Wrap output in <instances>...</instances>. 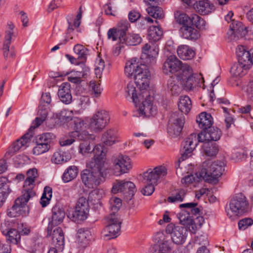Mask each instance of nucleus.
<instances>
[{
	"label": "nucleus",
	"instance_id": "f257e3e1",
	"mask_svg": "<svg viewBox=\"0 0 253 253\" xmlns=\"http://www.w3.org/2000/svg\"><path fill=\"white\" fill-rule=\"evenodd\" d=\"M26 176L22 194L15 200L14 205L8 211V214L11 217H16L25 214L28 211V202L36 195L33 189L39 180V174L38 169L36 168L29 169L27 171Z\"/></svg>",
	"mask_w": 253,
	"mask_h": 253
},
{
	"label": "nucleus",
	"instance_id": "f03ea898",
	"mask_svg": "<svg viewBox=\"0 0 253 253\" xmlns=\"http://www.w3.org/2000/svg\"><path fill=\"white\" fill-rule=\"evenodd\" d=\"M125 72L128 77H133L139 90L142 92L148 91L150 72L146 65L138 64L136 60L131 59L126 62Z\"/></svg>",
	"mask_w": 253,
	"mask_h": 253
},
{
	"label": "nucleus",
	"instance_id": "7ed1b4c3",
	"mask_svg": "<svg viewBox=\"0 0 253 253\" xmlns=\"http://www.w3.org/2000/svg\"><path fill=\"white\" fill-rule=\"evenodd\" d=\"M221 135V131L217 127H211L206 130H202L198 136L196 133H192L187 138L184 145V153L181 159L184 155L188 156L195 149L199 142H210L211 141H217L219 139Z\"/></svg>",
	"mask_w": 253,
	"mask_h": 253
},
{
	"label": "nucleus",
	"instance_id": "20e7f679",
	"mask_svg": "<svg viewBox=\"0 0 253 253\" xmlns=\"http://www.w3.org/2000/svg\"><path fill=\"white\" fill-rule=\"evenodd\" d=\"M94 164L87 163L86 166L88 169H84L81 174L83 182L91 189L97 188L105 179L104 173L105 169H101Z\"/></svg>",
	"mask_w": 253,
	"mask_h": 253
},
{
	"label": "nucleus",
	"instance_id": "39448f33",
	"mask_svg": "<svg viewBox=\"0 0 253 253\" xmlns=\"http://www.w3.org/2000/svg\"><path fill=\"white\" fill-rule=\"evenodd\" d=\"M177 78L180 84L186 90H191L197 84L204 82L202 76L200 74H193L192 69L188 64L183 66L181 73L177 74Z\"/></svg>",
	"mask_w": 253,
	"mask_h": 253
},
{
	"label": "nucleus",
	"instance_id": "423d86ee",
	"mask_svg": "<svg viewBox=\"0 0 253 253\" xmlns=\"http://www.w3.org/2000/svg\"><path fill=\"white\" fill-rule=\"evenodd\" d=\"M223 167L211 161L203 163L200 175L206 181L213 184L218 182V178L223 171Z\"/></svg>",
	"mask_w": 253,
	"mask_h": 253
},
{
	"label": "nucleus",
	"instance_id": "0eeeda50",
	"mask_svg": "<svg viewBox=\"0 0 253 253\" xmlns=\"http://www.w3.org/2000/svg\"><path fill=\"white\" fill-rule=\"evenodd\" d=\"M248 203L245 196L241 193L238 194L230 203V210L227 211L228 216L232 219L247 211Z\"/></svg>",
	"mask_w": 253,
	"mask_h": 253
},
{
	"label": "nucleus",
	"instance_id": "6e6552de",
	"mask_svg": "<svg viewBox=\"0 0 253 253\" xmlns=\"http://www.w3.org/2000/svg\"><path fill=\"white\" fill-rule=\"evenodd\" d=\"M75 210L69 213L68 217L76 222H80L85 220L89 214V206L85 197H80L76 204Z\"/></svg>",
	"mask_w": 253,
	"mask_h": 253
},
{
	"label": "nucleus",
	"instance_id": "1a4fd4ad",
	"mask_svg": "<svg viewBox=\"0 0 253 253\" xmlns=\"http://www.w3.org/2000/svg\"><path fill=\"white\" fill-rule=\"evenodd\" d=\"M110 120L108 113L105 110L96 112L91 117L89 123V127L95 132L102 131L108 125Z\"/></svg>",
	"mask_w": 253,
	"mask_h": 253
},
{
	"label": "nucleus",
	"instance_id": "9d476101",
	"mask_svg": "<svg viewBox=\"0 0 253 253\" xmlns=\"http://www.w3.org/2000/svg\"><path fill=\"white\" fill-rule=\"evenodd\" d=\"M143 99L138 101L136 104L139 105L140 113L146 117H150L156 114V107L153 105V98L148 91L142 92Z\"/></svg>",
	"mask_w": 253,
	"mask_h": 253
},
{
	"label": "nucleus",
	"instance_id": "9b49d317",
	"mask_svg": "<svg viewBox=\"0 0 253 253\" xmlns=\"http://www.w3.org/2000/svg\"><path fill=\"white\" fill-rule=\"evenodd\" d=\"M113 164L114 172L118 175L128 172L132 168L130 158L127 156L122 154L114 159Z\"/></svg>",
	"mask_w": 253,
	"mask_h": 253
},
{
	"label": "nucleus",
	"instance_id": "f8f14e48",
	"mask_svg": "<svg viewBox=\"0 0 253 253\" xmlns=\"http://www.w3.org/2000/svg\"><path fill=\"white\" fill-rule=\"evenodd\" d=\"M185 64H183L176 56L171 55L168 57L164 62L163 71L165 74L175 75L177 77L178 73H181L182 68Z\"/></svg>",
	"mask_w": 253,
	"mask_h": 253
},
{
	"label": "nucleus",
	"instance_id": "ddd939ff",
	"mask_svg": "<svg viewBox=\"0 0 253 253\" xmlns=\"http://www.w3.org/2000/svg\"><path fill=\"white\" fill-rule=\"evenodd\" d=\"M166 174V169L164 167L160 166L153 169H148L143 173L142 177L145 183L157 185L159 179Z\"/></svg>",
	"mask_w": 253,
	"mask_h": 253
},
{
	"label": "nucleus",
	"instance_id": "4468645a",
	"mask_svg": "<svg viewBox=\"0 0 253 253\" xmlns=\"http://www.w3.org/2000/svg\"><path fill=\"white\" fill-rule=\"evenodd\" d=\"M184 125V119L176 114L171 116L169 120L168 132L171 137H177L180 135Z\"/></svg>",
	"mask_w": 253,
	"mask_h": 253
},
{
	"label": "nucleus",
	"instance_id": "2eb2a0df",
	"mask_svg": "<svg viewBox=\"0 0 253 253\" xmlns=\"http://www.w3.org/2000/svg\"><path fill=\"white\" fill-rule=\"evenodd\" d=\"M185 229L183 227H175L173 224H169L167 225L166 232L171 234L172 241L176 244H182L185 240Z\"/></svg>",
	"mask_w": 253,
	"mask_h": 253
},
{
	"label": "nucleus",
	"instance_id": "dca6fc26",
	"mask_svg": "<svg viewBox=\"0 0 253 253\" xmlns=\"http://www.w3.org/2000/svg\"><path fill=\"white\" fill-rule=\"evenodd\" d=\"M93 153V159L88 163H94L95 166L101 169H106L105 162L106 160V150L102 145L98 144L95 146L92 151Z\"/></svg>",
	"mask_w": 253,
	"mask_h": 253
},
{
	"label": "nucleus",
	"instance_id": "f3484780",
	"mask_svg": "<svg viewBox=\"0 0 253 253\" xmlns=\"http://www.w3.org/2000/svg\"><path fill=\"white\" fill-rule=\"evenodd\" d=\"M47 235L51 236L52 245L59 250H62L64 243V235L62 229L57 227L52 231L49 226L47 229Z\"/></svg>",
	"mask_w": 253,
	"mask_h": 253
},
{
	"label": "nucleus",
	"instance_id": "a211bd4d",
	"mask_svg": "<svg viewBox=\"0 0 253 253\" xmlns=\"http://www.w3.org/2000/svg\"><path fill=\"white\" fill-rule=\"evenodd\" d=\"M230 28V30L228 34L230 36L231 40H235L236 38H243L247 33L246 27L242 23L239 21L231 23Z\"/></svg>",
	"mask_w": 253,
	"mask_h": 253
},
{
	"label": "nucleus",
	"instance_id": "6ab92c4d",
	"mask_svg": "<svg viewBox=\"0 0 253 253\" xmlns=\"http://www.w3.org/2000/svg\"><path fill=\"white\" fill-rule=\"evenodd\" d=\"M135 185L133 183L125 180L117 181L112 188V191L114 193L122 192L131 195H133Z\"/></svg>",
	"mask_w": 253,
	"mask_h": 253
},
{
	"label": "nucleus",
	"instance_id": "aec40b11",
	"mask_svg": "<svg viewBox=\"0 0 253 253\" xmlns=\"http://www.w3.org/2000/svg\"><path fill=\"white\" fill-rule=\"evenodd\" d=\"M196 11L201 15H208L213 11L215 7L209 0H199L194 5Z\"/></svg>",
	"mask_w": 253,
	"mask_h": 253
},
{
	"label": "nucleus",
	"instance_id": "412c9836",
	"mask_svg": "<svg viewBox=\"0 0 253 253\" xmlns=\"http://www.w3.org/2000/svg\"><path fill=\"white\" fill-rule=\"evenodd\" d=\"M251 50L248 51L244 46L242 45H239L236 50L238 57V62L249 68L251 66Z\"/></svg>",
	"mask_w": 253,
	"mask_h": 253
},
{
	"label": "nucleus",
	"instance_id": "4be33fe9",
	"mask_svg": "<svg viewBox=\"0 0 253 253\" xmlns=\"http://www.w3.org/2000/svg\"><path fill=\"white\" fill-rule=\"evenodd\" d=\"M52 217L50 224L58 225L61 224L65 217V212L62 208L55 205L52 210Z\"/></svg>",
	"mask_w": 253,
	"mask_h": 253
},
{
	"label": "nucleus",
	"instance_id": "5701e85b",
	"mask_svg": "<svg viewBox=\"0 0 253 253\" xmlns=\"http://www.w3.org/2000/svg\"><path fill=\"white\" fill-rule=\"evenodd\" d=\"M199 126L203 130H206L211 127L213 123L212 118L210 114L205 112H202L196 119Z\"/></svg>",
	"mask_w": 253,
	"mask_h": 253
},
{
	"label": "nucleus",
	"instance_id": "b1692460",
	"mask_svg": "<svg viewBox=\"0 0 253 253\" xmlns=\"http://www.w3.org/2000/svg\"><path fill=\"white\" fill-rule=\"evenodd\" d=\"M126 93L127 96H131L133 101L136 104L138 101H141L143 99L142 91L139 90L138 88L136 89L132 83H129L127 84L126 88Z\"/></svg>",
	"mask_w": 253,
	"mask_h": 253
},
{
	"label": "nucleus",
	"instance_id": "393cba45",
	"mask_svg": "<svg viewBox=\"0 0 253 253\" xmlns=\"http://www.w3.org/2000/svg\"><path fill=\"white\" fill-rule=\"evenodd\" d=\"M13 28V24L11 22L8 23L7 30L5 32L3 46L4 55L6 57H8L9 56V47L11 42V37L13 34L12 32Z\"/></svg>",
	"mask_w": 253,
	"mask_h": 253
},
{
	"label": "nucleus",
	"instance_id": "a878e982",
	"mask_svg": "<svg viewBox=\"0 0 253 253\" xmlns=\"http://www.w3.org/2000/svg\"><path fill=\"white\" fill-rule=\"evenodd\" d=\"M58 95L62 102L65 103H70L72 96L70 94L69 84L67 83L62 84L59 87Z\"/></svg>",
	"mask_w": 253,
	"mask_h": 253
},
{
	"label": "nucleus",
	"instance_id": "bb28decb",
	"mask_svg": "<svg viewBox=\"0 0 253 253\" xmlns=\"http://www.w3.org/2000/svg\"><path fill=\"white\" fill-rule=\"evenodd\" d=\"M178 56L183 60H190L195 55V51L187 45H179L177 49Z\"/></svg>",
	"mask_w": 253,
	"mask_h": 253
},
{
	"label": "nucleus",
	"instance_id": "cd10ccee",
	"mask_svg": "<svg viewBox=\"0 0 253 253\" xmlns=\"http://www.w3.org/2000/svg\"><path fill=\"white\" fill-rule=\"evenodd\" d=\"M117 131L110 129L103 133L102 136V142L107 145H112L118 140Z\"/></svg>",
	"mask_w": 253,
	"mask_h": 253
},
{
	"label": "nucleus",
	"instance_id": "c85d7f7f",
	"mask_svg": "<svg viewBox=\"0 0 253 253\" xmlns=\"http://www.w3.org/2000/svg\"><path fill=\"white\" fill-rule=\"evenodd\" d=\"M10 192V186L5 179H0V207L3 205Z\"/></svg>",
	"mask_w": 253,
	"mask_h": 253
},
{
	"label": "nucleus",
	"instance_id": "c756f323",
	"mask_svg": "<svg viewBox=\"0 0 253 253\" xmlns=\"http://www.w3.org/2000/svg\"><path fill=\"white\" fill-rule=\"evenodd\" d=\"M121 227V224H107L106 226L103 230V234L104 237H107L109 239L114 238L117 236Z\"/></svg>",
	"mask_w": 253,
	"mask_h": 253
},
{
	"label": "nucleus",
	"instance_id": "7c9ffc66",
	"mask_svg": "<svg viewBox=\"0 0 253 253\" xmlns=\"http://www.w3.org/2000/svg\"><path fill=\"white\" fill-rule=\"evenodd\" d=\"M163 35L162 29L159 26H150L148 30V38L149 41L156 42L159 41Z\"/></svg>",
	"mask_w": 253,
	"mask_h": 253
},
{
	"label": "nucleus",
	"instance_id": "2f4dec72",
	"mask_svg": "<svg viewBox=\"0 0 253 253\" xmlns=\"http://www.w3.org/2000/svg\"><path fill=\"white\" fill-rule=\"evenodd\" d=\"M181 30L183 37L188 40H196L200 36L198 31L191 26H183Z\"/></svg>",
	"mask_w": 253,
	"mask_h": 253
},
{
	"label": "nucleus",
	"instance_id": "473e14b6",
	"mask_svg": "<svg viewBox=\"0 0 253 253\" xmlns=\"http://www.w3.org/2000/svg\"><path fill=\"white\" fill-rule=\"evenodd\" d=\"M71 159L69 153L59 151L54 153L51 161L56 164H61L68 162Z\"/></svg>",
	"mask_w": 253,
	"mask_h": 253
},
{
	"label": "nucleus",
	"instance_id": "72a5a7b5",
	"mask_svg": "<svg viewBox=\"0 0 253 253\" xmlns=\"http://www.w3.org/2000/svg\"><path fill=\"white\" fill-rule=\"evenodd\" d=\"M249 69V68L238 62L232 66L230 70V73L234 77H242L247 73V70Z\"/></svg>",
	"mask_w": 253,
	"mask_h": 253
},
{
	"label": "nucleus",
	"instance_id": "f704fd0d",
	"mask_svg": "<svg viewBox=\"0 0 253 253\" xmlns=\"http://www.w3.org/2000/svg\"><path fill=\"white\" fill-rule=\"evenodd\" d=\"M178 106L181 112L187 114L192 107V103L190 98L187 96H181Z\"/></svg>",
	"mask_w": 253,
	"mask_h": 253
},
{
	"label": "nucleus",
	"instance_id": "c9c22d12",
	"mask_svg": "<svg viewBox=\"0 0 253 253\" xmlns=\"http://www.w3.org/2000/svg\"><path fill=\"white\" fill-rule=\"evenodd\" d=\"M204 142L203 147L205 155L210 157L215 156L218 151V147L216 143L212 142Z\"/></svg>",
	"mask_w": 253,
	"mask_h": 253
},
{
	"label": "nucleus",
	"instance_id": "e433bc0d",
	"mask_svg": "<svg viewBox=\"0 0 253 253\" xmlns=\"http://www.w3.org/2000/svg\"><path fill=\"white\" fill-rule=\"evenodd\" d=\"M91 236V232L88 230L80 229L78 231V242L84 247L88 244Z\"/></svg>",
	"mask_w": 253,
	"mask_h": 253
},
{
	"label": "nucleus",
	"instance_id": "4c0bfd02",
	"mask_svg": "<svg viewBox=\"0 0 253 253\" xmlns=\"http://www.w3.org/2000/svg\"><path fill=\"white\" fill-rule=\"evenodd\" d=\"M78 173V169L77 167L72 166L69 167L64 172L62 179L65 182H69L75 178Z\"/></svg>",
	"mask_w": 253,
	"mask_h": 253
},
{
	"label": "nucleus",
	"instance_id": "58836bf2",
	"mask_svg": "<svg viewBox=\"0 0 253 253\" xmlns=\"http://www.w3.org/2000/svg\"><path fill=\"white\" fill-rule=\"evenodd\" d=\"M141 38L139 35L134 33H128L125 35L123 41L128 45H136L141 42Z\"/></svg>",
	"mask_w": 253,
	"mask_h": 253
},
{
	"label": "nucleus",
	"instance_id": "ea45409f",
	"mask_svg": "<svg viewBox=\"0 0 253 253\" xmlns=\"http://www.w3.org/2000/svg\"><path fill=\"white\" fill-rule=\"evenodd\" d=\"M100 80H92L90 82V91L93 97H98L101 94L102 88L100 86Z\"/></svg>",
	"mask_w": 253,
	"mask_h": 253
},
{
	"label": "nucleus",
	"instance_id": "a19ab883",
	"mask_svg": "<svg viewBox=\"0 0 253 253\" xmlns=\"http://www.w3.org/2000/svg\"><path fill=\"white\" fill-rule=\"evenodd\" d=\"M148 14L155 19H162L165 14L163 9L159 6H150L147 9Z\"/></svg>",
	"mask_w": 253,
	"mask_h": 253
},
{
	"label": "nucleus",
	"instance_id": "79ce46f5",
	"mask_svg": "<svg viewBox=\"0 0 253 253\" xmlns=\"http://www.w3.org/2000/svg\"><path fill=\"white\" fill-rule=\"evenodd\" d=\"M142 52L150 58H155L158 54V48L146 43L142 47Z\"/></svg>",
	"mask_w": 253,
	"mask_h": 253
},
{
	"label": "nucleus",
	"instance_id": "37998d69",
	"mask_svg": "<svg viewBox=\"0 0 253 253\" xmlns=\"http://www.w3.org/2000/svg\"><path fill=\"white\" fill-rule=\"evenodd\" d=\"M20 229L19 226L16 228H10V231L6 235L8 236V240L11 243L17 244L20 240V235L19 231Z\"/></svg>",
	"mask_w": 253,
	"mask_h": 253
},
{
	"label": "nucleus",
	"instance_id": "c03bdc74",
	"mask_svg": "<svg viewBox=\"0 0 253 253\" xmlns=\"http://www.w3.org/2000/svg\"><path fill=\"white\" fill-rule=\"evenodd\" d=\"M174 17L176 21L179 24H183L184 26L189 24L190 17L180 10H177L175 12Z\"/></svg>",
	"mask_w": 253,
	"mask_h": 253
},
{
	"label": "nucleus",
	"instance_id": "a18cd8bd",
	"mask_svg": "<svg viewBox=\"0 0 253 253\" xmlns=\"http://www.w3.org/2000/svg\"><path fill=\"white\" fill-rule=\"evenodd\" d=\"M191 23L199 30H203L205 28L206 22L205 20L197 14H193L191 16L189 21V24Z\"/></svg>",
	"mask_w": 253,
	"mask_h": 253
},
{
	"label": "nucleus",
	"instance_id": "49530a36",
	"mask_svg": "<svg viewBox=\"0 0 253 253\" xmlns=\"http://www.w3.org/2000/svg\"><path fill=\"white\" fill-rule=\"evenodd\" d=\"M179 219L180 223L184 226L190 225L193 223V219L187 210L183 211L179 213Z\"/></svg>",
	"mask_w": 253,
	"mask_h": 253
},
{
	"label": "nucleus",
	"instance_id": "de8ad7c7",
	"mask_svg": "<svg viewBox=\"0 0 253 253\" xmlns=\"http://www.w3.org/2000/svg\"><path fill=\"white\" fill-rule=\"evenodd\" d=\"M243 90L247 93L248 97L253 99V79L245 80L243 83Z\"/></svg>",
	"mask_w": 253,
	"mask_h": 253
},
{
	"label": "nucleus",
	"instance_id": "09e8293b",
	"mask_svg": "<svg viewBox=\"0 0 253 253\" xmlns=\"http://www.w3.org/2000/svg\"><path fill=\"white\" fill-rule=\"evenodd\" d=\"M74 51L78 55V59L80 62H84L85 60L86 49L83 45L77 44L75 45Z\"/></svg>",
	"mask_w": 253,
	"mask_h": 253
},
{
	"label": "nucleus",
	"instance_id": "8fccbe9b",
	"mask_svg": "<svg viewBox=\"0 0 253 253\" xmlns=\"http://www.w3.org/2000/svg\"><path fill=\"white\" fill-rule=\"evenodd\" d=\"M19 225L17 222L4 221L1 224L0 229L2 233L6 235L10 231V228L18 227V226Z\"/></svg>",
	"mask_w": 253,
	"mask_h": 253
},
{
	"label": "nucleus",
	"instance_id": "3c124183",
	"mask_svg": "<svg viewBox=\"0 0 253 253\" xmlns=\"http://www.w3.org/2000/svg\"><path fill=\"white\" fill-rule=\"evenodd\" d=\"M51 197L52 189L49 187H45L41 200V204L42 207H44L47 206L49 203Z\"/></svg>",
	"mask_w": 253,
	"mask_h": 253
},
{
	"label": "nucleus",
	"instance_id": "603ef678",
	"mask_svg": "<svg viewBox=\"0 0 253 253\" xmlns=\"http://www.w3.org/2000/svg\"><path fill=\"white\" fill-rule=\"evenodd\" d=\"M107 36L109 39H111L113 41H116L118 39L122 41L125 36L115 27L110 29L108 31Z\"/></svg>",
	"mask_w": 253,
	"mask_h": 253
},
{
	"label": "nucleus",
	"instance_id": "864d4df0",
	"mask_svg": "<svg viewBox=\"0 0 253 253\" xmlns=\"http://www.w3.org/2000/svg\"><path fill=\"white\" fill-rule=\"evenodd\" d=\"M52 135L50 133H44L39 135L37 137L36 143L50 145L49 143L51 140Z\"/></svg>",
	"mask_w": 253,
	"mask_h": 253
},
{
	"label": "nucleus",
	"instance_id": "5fc2aeb1",
	"mask_svg": "<svg viewBox=\"0 0 253 253\" xmlns=\"http://www.w3.org/2000/svg\"><path fill=\"white\" fill-rule=\"evenodd\" d=\"M86 73H83L82 72H76L71 73V74L68 76V81L75 84H80L82 81V78L84 77L86 75Z\"/></svg>",
	"mask_w": 253,
	"mask_h": 253
},
{
	"label": "nucleus",
	"instance_id": "6e6d98bb",
	"mask_svg": "<svg viewBox=\"0 0 253 253\" xmlns=\"http://www.w3.org/2000/svg\"><path fill=\"white\" fill-rule=\"evenodd\" d=\"M30 141V139L26 135L22 136L20 139L13 144L12 147L14 151H18L22 146L26 145Z\"/></svg>",
	"mask_w": 253,
	"mask_h": 253
},
{
	"label": "nucleus",
	"instance_id": "4d7b16f0",
	"mask_svg": "<svg viewBox=\"0 0 253 253\" xmlns=\"http://www.w3.org/2000/svg\"><path fill=\"white\" fill-rule=\"evenodd\" d=\"M50 148V145L36 143V146H35L33 149V152L34 155H39L47 152Z\"/></svg>",
	"mask_w": 253,
	"mask_h": 253
},
{
	"label": "nucleus",
	"instance_id": "13d9d810",
	"mask_svg": "<svg viewBox=\"0 0 253 253\" xmlns=\"http://www.w3.org/2000/svg\"><path fill=\"white\" fill-rule=\"evenodd\" d=\"M110 208L112 211L117 212L122 206V200L117 197H114L110 200Z\"/></svg>",
	"mask_w": 253,
	"mask_h": 253
},
{
	"label": "nucleus",
	"instance_id": "bf43d9fd",
	"mask_svg": "<svg viewBox=\"0 0 253 253\" xmlns=\"http://www.w3.org/2000/svg\"><path fill=\"white\" fill-rule=\"evenodd\" d=\"M129 27L130 24L126 20H121L118 23L116 28L125 36Z\"/></svg>",
	"mask_w": 253,
	"mask_h": 253
},
{
	"label": "nucleus",
	"instance_id": "052dcab7",
	"mask_svg": "<svg viewBox=\"0 0 253 253\" xmlns=\"http://www.w3.org/2000/svg\"><path fill=\"white\" fill-rule=\"evenodd\" d=\"M80 151L84 155H87L92 151L91 147L90 146L89 141L88 140L83 141L80 144Z\"/></svg>",
	"mask_w": 253,
	"mask_h": 253
},
{
	"label": "nucleus",
	"instance_id": "680f3d73",
	"mask_svg": "<svg viewBox=\"0 0 253 253\" xmlns=\"http://www.w3.org/2000/svg\"><path fill=\"white\" fill-rule=\"evenodd\" d=\"M117 212H114L112 211V213H110L106 218V223L107 224H121V222L120 221V218L118 217Z\"/></svg>",
	"mask_w": 253,
	"mask_h": 253
},
{
	"label": "nucleus",
	"instance_id": "e2e57ef3",
	"mask_svg": "<svg viewBox=\"0 0 253 253\" xmlns=\"http://www.w3.org/2000/svg\"><path fill=\"white\" fill-rule=\"evenodd\" d=\"M198 205L197 203H190L183 204L179 205V208H186L190 210L191 212L194 214H196L199 213L200 210L198 208H195Z\"/></svg>",
	"mask_w": 253,
	"mask_h": 253
},
{
	"label": "nucleus",
	"instance_id": "0e129e2a",
	"mask_svg": "<svg viewBox=\"0 0 253 253\" xmlns=\"http://www.w3.org/2000/svg\"><path fill=\"white\" fill-rule=\"evenodd\" d=\"M253 224V220L251 218H244L239 221L238 226L239 229L244 230Z\"/></svg>",
	"mask_w": 253,
	"mask_h": 253
},
{
	"label": "nucleus",
	"instance_id": "69168bd1",
	"mask_svg": "<svg viewBox=\"0 0 253 253\" xmlns=\"http://www.w3.org/2000/svg\"><path fill=\"white\" fill-rule=\"evenodd\" d=\"M168 87L172 95L178 94L180 91V88L178 85L176 83L173 81H170L169 82L168 84Z\"/></svg>",
	"mask_w": 253,
	"mask_h": 253
},
{
	"label": "nucleus",
	"instance_id": "338daca9",
	"mask_svg": "<svg viewBox=\"0 0 253 253\" xmlns=\"http://www.w3.org/2000/svg\"><path fill=\"white\" fill-rule=\"evenodd\" d=\"M74 126L73 129L77 131L82 130L85 126V123L84 121L81 118H76L74 120Z\"/></svg>",
	"mask_w": 253,
	"mask_h": 253
},
{
	"label": "nucleus",
	"instance_id": "774afa93",
	"mask_svg": "<svg viewBox=\"0 0 253 253\" xmlns=\"http://www.w3.org/2000/svg\"><path fill=\"white\" fill-rule=\"evenodd\" d=\"M146 184L141 192L144 195H151L155 190V185H156L151 183H146Z\"/></svg>",
	"mask_w": 253,
	"mask_h": 253
}]
</instances>
